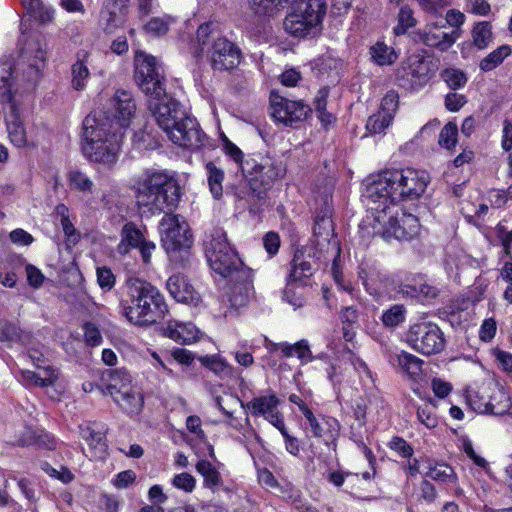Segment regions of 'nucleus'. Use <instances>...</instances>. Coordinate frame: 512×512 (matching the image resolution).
Segmentation results:
<instances>
[{
    "label": "nucleus",
    "mask_w": 512,
    "mask_h": 512,
    "mask_svg": "<svg viewBox=\"0 0 512 512\" xmlns=\"http://www.w3.org/2000/svg\"><path fill=\"white\" fill-rule=\"evenodd\" d=\"M121 313L138 326H148L161 321L167 313L164 296L146 280L129 277L118 290Z\"/></svg>",
    "instance_id": "nucleus-1"
},
{
    "label": "nucleus",
    "mask_w": 512,
    "mask_h": 512,
    "mask_svg": "<svg viewBox=\"0 0 512 512\" xmlns=\"http://www.w3.org/2000/svg\"><path fill=\"white\" fill-rule=\"evenodd\" d=\"M430 181L427 172L413 168L385 170L367 185L365 197L371 204L398 205L414 200L426 190Z\"/></svg>",
    "instance_id": "nucleus-2"
},
{
    "label": "nucleus",
    "mask_w": 512,
    "mask_h": 512,
    "mask_svg": "<svg viewBox=\"0 0 512 512\" xmlns=\"http://www.w3.org/2000/svg\"><path fill=\"white\" fill-rule=\"evenodd\" d=\"M242 174L249 177L248 183L236 188L234 195L251 213L257 214L266 203L268 190L285 176L286 166L282 161L270 157L260 162L246 157L242 164Z\"/></svg>",
    "instance_id": "nucleus-3"
},
{
    "label": "nucleus",
    "mask_w": 512,
    "mask_h": 512,
    "mask_svg": "<svg viewBox=\"0 0 512 512\" xmlns=\"http://www.w3.org/2000/svg\"><path fill=\"white\" fill-rule=\"evenodd\" d=\"M135 197L144 213H169L179 204L181 188L174 173L146 170L135 182Z\"/></svg>",
    "instance_id": "nucleus-4"
},
{
    "label": "nucleus",
    "mask_w": 512,
    "mask_h": 512,
    "mask_svg": "<svg viewBox=\"0 0 512 512\" xmlns=\"http://www.w3.org/2000/svg\"><path fill=\"white\" fill-rule=\"evenodd\" d=\"M122 137L123 132L108 127L102 113H91L83 121L82 150L90 161L114 164L118 159Z\"/></svg>",
    "instance_id": "nucleus-5"
},
{
    "label": "nucleus",
    "mask_w": 512,
    "mask_h": 512,
    "mask_svg": "<svg viewBox=\"0 0 512 512\" xmlns=\"http://www.w3.org/2000/svg\"><path fill=\"white\" fill-rule=\"evenodd\" d=\"M374 222L373 232L384 240H409L419 232V220L416 216L406 213L398 205L372 204Z\"/></svg>",
    "instance_id": "nucleus-6"
},
{
    "label": "nucleus",
    "mask_w": 512,
    "mask_h": 512,
    "mask_svg": "<svg viewBox=\"0 0 512 512\" xmlns=\"http://www.w3.org/2000/svg\"><path fill=\"white\" fill-rule=\"evenodd\" d=\"M204 250L211 269L222 277H233L246 268L222 228H214L207 235Z\"/></svg>",
    "instance_id": "nucleus-7"
},
{
    "label": "nucleus",
    "mask_w": 512,
    "mask_h": 512,
    "mask_svg": "<svg viewBox=\"0 0 512 512\" xmlns=\"http://www.w3.org/2000/svg\"><path fill=\"white\" fill-rule=\"evenodd\" d=\"M16 78L13 76V68L9 63L0 65V95L5 103L6 125L11 142L17 147L26 145V133L22 123L19 121V113L12 98L13 91H16Z\"/></svg>",
    "instance_id": "nucleus-8"
},
{
    "label": "nucleus",
    "mask_w": 512,
    "mask_h": 512,
    "mask_svg": "<svg viewBox=\"0 0 512 512\" xmlns=\"http://www.w3.org/2000/svg\"><path fill=\"white\" fill-rule=\"evenodd\" d=\"M405 341L412 350L424 356L438 354L446 345L444 333L440 327L427 320L411 324L405 333Z\"/></svg>",
    "instance_id": "nucleus-9"
},
{
    "label": "nucleus",
    "mask_w": 512,
    "mask_h": 512,
    "mask_svg": "<svg viewBox=\"0 0 512 512\" xmlns=\"http://www.w3.org/2000/svg\"><path fill=\"white\" fill-rule=\"evenodd\" d=\"M155 57L144 52L135 55V81L149 101L160 100L166 94L165 79Z\"/></svg>",
    "instance_id": "nucleus-10"
},
{
    "label": "nucleus",
    "mask_w": 512,
    "mask_h": 512,
    "mask_svg": "<svg viewBox=\"0 0 512 512\" xmlns=\"http://www.w3.org/2000/svg\"><path fill=\"white\" fill-rule=\"evenodd\" d=\"M46 63L45 44L37 37H29L20 49L19 67L22 72L21 81L33 87L39 81Z\"/></svg>",
    "instance_id": "nucleus-11"
},
{
    "label": "nucleus",
    "mask_w": 512,
    "mask_h": 512,
    "mask_svg": "<svg viewBox=\"0 0 512 512\" xmlns=\"http://www.w3.org/2000/svg\"><path fill=\"white\" fill-rule=\"evenodd\" d=\"M252 296V271L249 268H242L238 275L232 277V282L222 298L221 315H234L240 308L247 306Z\"/></svg>",
    "instance_id": "nucleus-12"
},
{
    "label": "nucleus",
    "mask_w": 512,
    "mask_h": 512,
    "mask_svg": "<svg viewBox=\"0 0 512 512\" xmlns=\"http://www.w3.org/2000/svg\"><path fill=\"white\" fill-rule=\"evenodd\" d=\"M160 222L161 241L167 252L188 249L191 246V234L186 220L172 212L164 213Z\"/></svg>",
    "instance_id": "nucleus-13"
},
{
    "label": "nucleus",
    "mask_w": 512,
    "mask_h": 512,
    "mask_svg": "<svg viewBox=\"0 0 512 512\" xmlns=\"http://www.w3.org/2000/svg\"><path fill=\"white\" fill-rule=\"evenodd\" d=\"M94 113H102L104 121L108 123V127L122 132L123 129L129 126L131 119L136 113V103L131 92L117 90L110 101L111 115L103 111H95Z\"/></svg>",
    "instance_id": "nucleus-14"
},
{
    "label": "nucleus",
    "mask_w": 512,
    "mask_h": 512,
    "mask_svg": "<svg viewBox=\"0 0 512 512\" xmlns=\"http://www.w3.org/2000/svg\"><path fill=\"white\" fill-rule=\"evenodd\" d=\"M166 134L173 143L183 148L197 149L204 145L205 135L197 120L186 112Z\"/></svg>",
    "instance_id": "nucleus-15"
},
{
    "label": "nucleus",
    "mask_w": 512,
    "mask_h": 512,
    "mask_svg": "<svg viewBox=\"0 0 512 512\" xmlns=\"http://www.w3.org/2000/svg\"><path fill=\"white\" fill-rule=\"evenodd\" d=\"M240 48L226 37H213L209 60L214 70L227 71L236 68L241 61Z\"/></svg>",
    "instance_id": "nucleus-16"
},
{
    "label": "nucleus",
    "mask_w": 512,
    "mask_h": 512,
    "mask_svg": "<svg viewBox=\"0 0 512 512\" xmlns=\"http://www.w3.org/2000/svg\"><path fill=\"white\" fill-rule=\"evenodd\" d=\"M429 72V62L423 57L413 56L398 69L396 78L401 87L416 90L429 81Z\"/></svg>",
    "instance_id": "nucleus-17"
},
{
    "label": "nucleus",
    "mask_w": 512,
    "mask_h": 512,
    "mask_svg": "<svg viewBox=\"0 0 512 512\" xmlns=\"http://www.w3.org/2000/svg\"><path fill=\"white\" fill-rule=\"evenodd\" d=\"M310 112V107L301 101L289 100L283 97H273L271 99L272 117L285 125L293 126L302 122Z\"/></svg>",
    "instance_id": "nucleus-18"
},
{
    "label": "nucleus",
    "mask_w": 512,
    "mask_h": 512,
    "mask_svg": "<svg viewBox=\"0 0 512 512\" xmlns=\"http://www.w3.org/2000/svg\"><path fill=\"white\" fill-rule=\"evenodd\" d=\"M149 110L165 133L173 128L176 121L185 112L180 103L168 97L167 94L162 96L160 100L149 101Z\"/></svg>",
    "instance_id": "nucleus-19"
},
{
    "label": "nucleus",
    "mask_w": 512,
    "mask_h": 512,
    "mask_svg": "<svg viewBox=\"0 0 512 512\" xmlns=\"http://www.w3.org/2000/svg\"><path fill=\"white\" fill-rule=\"evenodd\" d=\"M399 97L395 91H389L382 99L380 109L366 122L370 134H382L391 125L398 109Z\"/></svg>",
    "instance_id": "nucleus-20"
},
{
    "label": "nucleus",
    "mask_w": 512,
    "mask_h": 512,
    "mask_svg": "<svg viewBox=\"0 0 512 512\" xmlns=\"http://www.w3.org/2000/svg\"><path fill=\"white\" fill-rule=\"evenodd\" d=\"M445 29V24H428L423 31L419 32L420 41L426 46L441 52L448 51L458 40V32L457 30L446 31Z\"/></svg>",
    "instance_id": "nucleus-21"
},
{
    "label": "nucleus",
    "mask_w": 512,
    "mask_h": 512,
    "mask_svg": "<svg viewBox=\"0 0 512 512\" xmlns=\"http://www.w3.org/2000/svg\"><path fill=\"white\" fill-rule=\"evenodd\" d=\"M316 260L310 251L297 250L291 262L288 284L297 283L300 286L309 284L311 276L316 271Z\"/></svg>",
    "instance_id": "nucleus-22"
},
{
    "label": "nucleus",
    "mask_w": 512,
    "mask_h": 512,
    "mask_svg": "<svg viewBox=\"0 0 512 512\" xmlns=\"http://www.w3.org/2000/svg\"><path fill=\"white\" fill-rule=\"evenodd\" d=\"M468 403L478 413L502 415L510 408V398L503 390H498L489 401L483 402L477 393L468 396Z\"/></svg>",
    "instance_id": "nucleus-23"
},
{
    "label": "nucleus",
    "mask_w": 512,
    "mask_h": 512,
    "mask_svg": "<svg viewBox=\"0 0 512 512\" xmlns=\"http://www.w3.org/2000/svg\"><path fill=\"white\" fill-rule=\"evenodd\" d=\"M306 420L310 425L313 435L323 439L326 445L333 444L340 434V424L333 417H322L318 419L312 411L306 412Z\"/></svg>",
    "instance_id": "nucleus-24"
},
{
    "label": "nucleus",
    "mask_w": 512,
    "mask_h": 512,
    "mask_svg": "<svg viewBox=\"0 0 512 512\" xmlns=\"http://www.w3.org/2000/svg\"><path fill=\"white\" fill-rule=\"evenodd\" d=\"M80 436L87 442L91 456L94 458H103L106 450V436L103 427L99 428L96 424L84 423L79 425Z\"/></svg>",
    "instance_id": "nucleus-25"
},
{
    "label": "nucleus",
    "mask_w": 512,
    "mask_h": 512,
    "mask_svg": "<svg viewBox=\"0 0 512 512\" xmlns=\"http://www.w3.org/2000/svg\"><path fill=\"white\" fill-rule=\"evenodd\" d=\"M167 289L170 295L178 302L195 304L198 301V294L187 278L180 274L169 277Z\"/></svg>",
    "instance_id": "nucleus-26"
},
{
    "label": "nucleus",
    "mask_w": 512,
    "mask_h": 512,
    "mask_svg": "<svg viewBox=\"0 0 512 512\" xmlns=\"http://www.w3.org/2000/svg\"><path fill=\"white\" fill-rule=\"evenodd\" d=\"M102 381L106 393L112 398L133 386L131 376L125 369L107 370L103 373Z\"/></svg>",
    "instance_id": "nucleus-27"
},
{
    "label": "nucleus",
    "mask_w": 512,
    "mask_h": 512,
    "mask_svg": "<svg viewBox=\"0 0 512 512\" xmlns=\"http://www.w3.org/2000/svg\"><path fill=\"white\" fill-rule=\"evenodd\" d=\"M164 331L166 336L183 344L196 342L200 337V331L193 323L169 322Z\"/></svg>",
    "instance_id": "nucleus-28"
},
{
    "label": "nucleus",
    "mask_w": 512,
    "mask_h": 512,
    "mask_svg": "<svg viewBox=\"0 0 512 512\" xmlns=\"http://www.w3.org/2000/svg\"><path fill=\"white\" fill-rule=\"evenodd\" d=\"M113 400L129 416L139 414L144 403L143 396L136 386L114 396Z\"/></svg>",
    "instance_id": "nucleus-29"
},
{
    "label": "nucleus",
    "mask_w": 512,
    "mask_h": 512,
    "mask_svg": "<svg viewBox=\"0 0 512 512\" xmlns=\"http://www.w3.org/2000/svg\"><path fill=\"white\" fill-rule=\"evenodd\" d=\"M289 5H292L296 11L308 17L309 24L317 23L320 25L326 13L325 0H295L290 1Z\"/></svg>",
    "instance_id": "nucleus-30"
},
{
    "label": "nucleus",
    "mask_w": 512,
    "mask_h": 512,
    "mask_svg": "<svg viewBox=\"0 0 512 512\" xmlns=\"http://www.w3.org/2000/svg\"><path fill=\"white\" fill-rule=\"evenodd\" d=\"M308 21V17L293 8V11L286 16L283 26L289 34L295 37H305L319 26L317 23L309 24Z\"/></svg>",
    "instance_id": "nucleus-31"
},
{
    "label": "nucleus",
    "mask_w": 512,
    "mask_h": 512,
    "mask_svg": "<svg viewBox=\"0 0 512 512\" xmlns=\"http://www.w3.org/2000/svg\"><path fill=\"white\" fill-rule=\"evenodd\" d=\"M144 241L141 230L132 222L126 223L121 231V241L117 246V252L125 255L131 248H138Z\"/></svg>",
    "instance_id": "nucleus-32"
},
{
    "label": "nucleus",
    "mask_w": 512,
    "mask_h": 512,
    "mask_svg": "<svg viewBox=\"0 0 512 512\" xmlns=\"http://www.w3.org/2000/svg\"><path fill=\"white\" fill-rule=\"evenodd\" d=\"M390 362L393 366L400 367L401 370L410 377H416L420 375L422 371L423 361L406 351H401L399 354L391 356Z\"/></svg>",
    "instance_id": "nucleus-33"
},
{
    "label": "nucleus",
    "mask_w": 512,
    "mask_h": 512,
    "mask_svg": "<svg viewBox=\"0 0 512 512\" xmlns=\"http://www.w3.org/2000/svg\"><path fill=\"white\" fill-rule=\"evenodd\" d=\"M399 292L424 303L435 299L438 296L439 290L427 283H420L418 285H403Z\"/></svg>",
    "instance_id": "nucleus-34"
},
{
    "label": "nucleus",
    "mask_w": 512,
    "mask_h": 512,
    "mask_svg": "<svg viewBox=\"0 0 512 512\" xmlns=\"http://www.w3.org/2000/svg\"><path fill=\"white\" fill-rule=\"evenodd\" d=\"M280 401L275 394L253 398L245 407L254 415H262L265 418L277 410Z\"/></svg>",
    "instance_id": "nucleus-35"
},
{
    "label": "nucleus",
    "mask_w": 512,
    "mask_h": 512,
    "mask_svg": "<svg viewBox=\"0 0 512 512\" xmlns=\"http://www.w3.org/2000/svg\"><path fill=\"white\" fill-rule=\"evenodd\" d=\"M471 38L472 44L477 49H486L493 41L492 25L490 22H476L471 30Z\"/></svg>",
    "instance_id": "nucleus-36"
},
{
    "label": "nucleus",
    "mask_w": 512,
    "mask_h": 512,
    "mask_svg": "<svg viewBox=\"0 0 512 512\" xmlns=\"http://www.w3.org/2000/svg\"><path fill=\"white\" fill-rule=\"evenodd\" d=\"M424 476L443 483L454 484L457 481V475L453 468L445 463H436L434 465L429 463Z\"/></svg>",
    "instance_id": "nucleus-37"
},
{
    "label": "nucleus",
    "mask_w": 512,
    "mask_h": 512,
    "mask_svg": "<svg viewBox=\"0 0 512 512\" xmlns=\"http://www.w3.org/2000/svg\"><path fill=\"white\" fill-rule=\"evenodd\" d=\"M196 470L203 477L205 487L214 489L222 483L219 471L209 461H198Z\"/></svg>",
    "instance_id": "nucleus-38"
},
{
    "label": "nucleus",
    "mask_w": 512,
    "mask_h": 512,
    "mask_svg": "<svg viewBox=\"0 0 512 512\" xmlns=\"http://www.w3.org/2000/svg\"><path fill=\"white\" fill-rule=\"evenodd\" d=\"M68 186L82 193H93L94 183L90 177L80 170H71L67 175Z\"/></svg>",
    "instance_id": "nucleus-39"
},
{
    "label": "nucleus",
    "mask_w": 512,
    "mask_h": 512,
    "mask_svg": "<svg viewBox=\"0 0 512 512\" xmlns=\"http://www.w3.org/2000/svg\"><path fill=\"white\" fill-rule=\"evenodd\" d=\"M314 236L318 239V243H320V241L330 243V240L334 238V225L327 213L317 215L314 226Z\"/></svg>",
    "instance_id": "nucleus-40"
},
{
    "label": "nucleus",
    "mask_w": 512,
    "mask_h": 512,
    "mask_svg": "<svg viewBox=\"0 0 512 512\" xmlns=\"http://www.w3.org/2000/svg\"><path fill=\"white\" fill-rule=\"evenodd\" d=\"M206 170L210 192L215 199H220L223 194L224 172L212 162L206 164Z\"/></svg>",
    "instance_id": "nucleus-41"
},
{
    "label": "nucleus",
    "mask_w": 512,
    "mask_h": 512,
    "mask_svg": "<svg viewBox=\"0 0 512 512\" xmlns=\"http://www.w3.org/2000/svg\"><path fill=\"white\" fill-rule=\"evenodd\" d=\"M511 54V48L508 45H502L489 53L480 61L479 67L482 71L488 72L500 65L503 60Z\"/></svg>",
    "instance_id": "nucleus-42"
},
{
    "label": "nucleus",
    "mask_w": 512,
    "mask_h": 512,
    "mask_svg": "<svg viewBox=\"0 0 512 512\" xmlns=\"http://www.w3.org/2000/svg\"><path fill=\"white\" fill-rule=\"evenodd\" d=\"M416 19L413 15L412 9L404 5L400 8L397 15V25L393 28V33L396 36H401L407 33V31L416 26Z\"/></svg>",
    "instance_id": "nucleus-43"
},
{
    "label": "nucleus",
    "mask_w": 512,
    "mask_h": 512,
    "mask_svg": "<svg viewBox=\"0 0 512 512\" xmlns=\"http://www.w3.org/2000/svg\"><path fill=\"white\" fill-rule=\"evenodd\" d=\"M440 77L452 90L463 88L468 81L466 74L462 70L454 67L442 70Z\"/></svg>",
    "instance_id": "nucleus-44"
},
{
    "label": "nucleus",
    "mask_w": 512,
    "mask_h": 512,
    "mask_svg": "<svg viewBox=\"0 0 512 512\" xmlns=\"http://www.w3.org/2000/svg\"><path fill=\"white\" fill-rule=\"evenodd\" d=\"M407 310L402 304H395L383 312L381 320L386 327L395 328L406 319Z\"/></svg>",
    "instance_id": "nucleus-45"
},
{
    "label": "nucleus",
    "mask_w": 512,
    "mask_h": 512,
    "mask_svg": "<svg viewBox=\"0 0 512 512\" xmlns=\"http://www.w3.org/2000/svg\"><path fill=\"white\" fill-rule=\"evenodd\" d=\"M372 58L379 65H390L395 62L397 55L393 48L383 42H377L370 49Z\"/></svg>",
    "instance_id": "nucleus-46"
},
{
    "label": "nucleus",
    "mask_w": 512,
    "mask_h": 512,
    "mask_svg": "<svg viewBox=\"0 0 512 512\" xmlns=\"http://www.w3.org/2000/svg\"><path fill=\"white\" fill-rule=\"evenodd\" d=\"M89 75L88 67L82 61H76L71 66V84L73 89L77 91L83 90L86 87Z\"/></svg>",
    "instance_id": "nucleus-47"
},
{
    "label": "nucleus",
    "mask_w": 512,
    "mask_h": 512,
    "mask_svg": "<svg viewBox=\"0 0 512 512\" xmlns=\"http://www.w3.org/2000/svg\"><path fill=\"white\" fill-rule=\"evenodd\" d=\"M217 408L227 416L228 421L227 424L236 430H240L241 425L237 422L236 418L233 416V405H240L241 407H245V404L240 400L237 396H230L229 401L231 404H227L228 408L223 405V399L221 397H217L215 399Z\"/></svg>",
    "instance_id": "nucleus-48"
},
{
    "label": "nucleus",
    "mask_w": 512,
    "mask_h": 512,
    "mask_svg": "<svg viewBox=\"0 0 512 512\" xmlns=\"http://www.w3.org/2000/svg\"><path fill=\"white\" fill-rule=\"evenodd\" d=\"M495 236L503 248L506 256H511L512 253V230L509 229L504 222H500L495 227Z\"/></svg>",
    "instance_id": "nucleus-49"
},
{
    "label": "nucleus",
    "mask_w": 512,
    "mask_h": 512,
    "mask_svg": "<svg viewBox=\"0 0 512 512\" xmlns=\"http://www.w3.org/2000/svg\"><path fill=\"white\" fill-rule=\"evenodd\" d=\"M359 278L370 294H375L377 292V282H382L383 280V276L380 273L374 269L367 270L366 268H361L359 271Z\"/></svg>",
    "instance_id": "nucleus-50"
},
{
    "label": "nucleus",
    "mask_w": 512,
    "mask_h": 512,
    "mask_svg": "<svg viewBox=\"0 0 512 512\" xmlns=\"http://www.w3.org/2000/svg\"><path fill=\"white\" fill-rule=\"evenodd\" d=\"M458 127L455 123H447L439 135V144L447 149L455 147L457 143Z\"/></svg>",
    "instance_id": "nucleus-51"
},
{
    "label": "nucleus",
    "mask_w": 512,
    "mask_h": 512,
    "mask_svg": "<svg viewBox=\"0 0 512 512\" xmlns=\"http://www.w3.org/2000/svg\"><path fill=\"white\" fill-rule=\"evenodd\" d=\"M417 418L429 429L435 428L438 425V418L430 404L426 403L418 408Z\"/></svg>",
    "instance_id": "nucleus-52"
},
{
    "label": "nucleus",
    "mask_w": 512,
    "mask_h": 512,
    "mask_svg": "<svg viewBox=\"0 0 512 512\" xmlns=\"http://www.w3.org/2000/svg\"><path fill=\"white\" fill-rule=\"evenodd\" d=\"M172 484L177 489L191 493L195 489L196 480L191 474L183 472L174 476Z\"/></svg>",
    "instance_id": "nucleus-53"
},
{
    "label": "nucleus",
    "mask_w": 512,
    "mask_h": 512,
    "mask_svg": "<svg viewBox=\"0 0 512 512\" xmlns=\"http://www.w3.org/2000/svg\"><path fill=\"white\" fill-rule=\"evenodd\" d=\"M39 376H40V387H48L52 386L56 383V381L59 378V371L55 368H53L50 365L47 366H41V368H38Z\"/></svg>",
    "instance_id": "nucleus-54"
},
{
    "label": "nucleus",
    "mask_w": 512,
    "mask_h": 512,
    "mask_svg": "<svg viewBox=\"0 0 512 512\" xmlns=\"http://www.w3.org/2000/svg\"><path fill=\"white\" fill-rule=\"evenodd\" d=\"M464 21L465 15L461 11L456 9H450L446 13L444 24L451 26V30H457L459 39L462 34L461 26L463 25Z\"/></svg>",
    "instance_id": "nucleus-55"
},
{
    "label": "nucleus",
    "mask_w": 512,
    "mask_h": 512,
    "mask_svg": "<svg viewBox=\"0 0 512 512\" xmlns=\"http://www.w3.org/2000/svg\"><path fill=\"white\" fill-rule=\"evenodd\" d=\"M67 211V208L65 205L61 204L57 206V212L61 214V225L63 228V231L65 235L67 236L68 240L75 243L78 240V236L76 235V230L72 224V222L69 220V217L65 215V212Z\"/></svg>",
    "instance_id": "nucleus-56"
},
{
    "label": "nucleus",
    "mask_w": 512,
    "mask_h": 512,
    "mask_svg": "<svg viewBox=\"0 0 512 512\" xmlns=\"http://www.w3.org/2000/svg\"><path fill=\"white\" fill-rule=\"evenodd\" d=\"M85 342L92 346H99L102 343V334L98 327L93 323H85L83 326Z\"/></svg>",
    "instance_id": "nucleus-57"
},
{
    "label": "nucleus",
    "mask_w": 512,
    "mask_h": 512,
    "mask_svg": "<svg viewBox=\"0 0 512 512\" xmlns=\"http://www.w3.org/2000/svg\"><path fill=\"white\" fill-rule=\"evenodd\" d=\"M218 30V24L215 22H206L197 29L196 38L199 45H206L209 38L214 36Z\"/></svg>",
    "instance_id": "nucleus-58"
},
{
    "label": "nucleus",
    "mask_w": 512,
    "mask_h": 512,
    "mask_svg": "<svg viewBox=\"0 0 512 512\" xmlns=\"http://www.w3.org/2000/svg\"><path fill=\"white\" fill-rule=\"evenodd\" d=\"M388 445L391 450L404 458H410L413 455L414 450L412 446L401 437H393Z\"/></svg>",
    "instance_id": "nucleus-59"
},
{
    "label": "nucleus",
    "mask_w": 512,
    "mask_h": 512,
    "mask_svg": "<svg viewBox=\"0 0 512 512\" xmlns=\"http://www.w3.org/2000/svg\"><path fill=\"white\" fill-rule=\"evenodd\" d=\"M223 147L225 153L239 166L242 170V164L246 158L243 157L242 151L232 143L227 137L223 138Z\"/></svg>",
    "instance_id": "nucleus-60"
},
{
    "label": "nucleus",
    "mask_w": 512,
    "mask_h": 512,
    "mask_svg": "<svg viewBox=\"0 0 512 512\" xmlns=\"http://www.w3.org/2000/svg\"><path fill=\"white\" fill-rule=\"evenodd\" d=\"M97 281L102 289L111 290L115 284V276L109 268L97 269Z\"/></svg>",
    "instance_id": "nucleus-61"
},
{
    "label": "nucleus",
    "mask_w": 512,
    "mask_h": 512,
    "mask_svg": "<svg viewBox=\"0 0 512 512\" xmlns=\"http://www.w3.org/2000/svg\"><path fill=\"white\" fill-rule=\"evenodd\" d=\"M38 431L27 427L15 436V444L19 446H30L36 444Z\"/></svg>",
    "instance_id": "nucleus-62"
},
{
    "label": "nucleus",
    "mask_w": 512,
    "mask_h": 512,
    "mask_svg": "<svg viewBox=\"0 0 512 512\" xmlns=\"http://www.w3.org/2000/svg\"><path fill=\"white\" fill-rule=\"evenodd\" d=\"M466 103L467 99L462 94L448 93L445 97V107L451 112L459 111Z\"/></svg>",
    "instance_id": "nucleus-63"
},
{
    "label": "nucleus",
    "mask_w": 512,
    "mask_h": 512,
    "mask_svg": "<svg viewBox=\"0 0 512 512\" xmlns=\"http://www.w3.org/2000/svg\"><path fill=\"white\" fill-rule=\"evenodd\" d=\"M0 335L3 339L8 341H20L22 331L16 325L5 322L0 326Z\"/></svg>",
    "instance_id": "nucleus-64"
}]
</instances>
